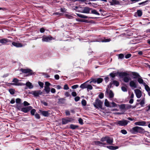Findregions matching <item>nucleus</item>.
Masks as SVG:
<instances>
[{"label": "nucleus", "instance_id": "1", "mask_svg": "<svg viewBox=\"0 0 150 150\" xmlns=\"http://www.w3.org/2000/svg\"><path fill=\"white\" fill-rule=\"evenodd\" d=\"M119 76L123 79L124 81L125 82L127 83L130 80L129 74L126 72H120L119 73Z\"/></svg>", "mask_w": 150, "mask_h": 150}, {"label": "nucleus", "instance_id": "2", "mask_svg": "<svg viewBox=\"0 0 150 150\" xmlns=\"http://www.w3.org/2000/svg\"><path fill=\"white\" fill-rule=\"evenodd\" d=\"M103 103L101 101L98 99H96V100L95 102L93 103L94 106L96 108H99L101 109L102 108V105Z\"/></svg>", "mask_w": 150, "mask_h": 150}, {"label": "nucleus", "instance_id": "3", "mask_svg": "<svg viewBox=\"0 0 150 150\" xmlns=\"http://www.w3.org/2000/svg\"><path fill=\"white\" fill-rule=\"evenodd\" d=\"M29 93L32 94L35 97H38L42 94V92L40 90L34 91H31Z\"/></svg>", "mask_w": 150, "mask_h": 150}, {"label": "nucleus", "instance_id": "4", "mask_svg": "<svg viewBox=\"0 0 150 150\" xmlns=\"http://www.w3.org/2000/svg\"><path fill=\"white\" fill-rule=\"evenodd\" d=\"M20 70L23 73H28L27 76L31 75L34 74L32 70L29 69H21Z\"/></svg>", "mask_w": 150, "mask_h": 150}, {"label": "nucleus", "instance_id": "5", "mask_svg": "<svg viewBox=\"0 0 150 150\" xmlns=\"http://www.w3.org/2000/svg\"><path fill=\"white\" fill-rule=\"evenodd\" d=\"M92 10V8L88 7H86L83 8L80 11V12L82 13H90V11Z\"/></svg>", "mask_w": 150, "mask_h": 150}, {"label": "nucleus", "instance_id": "6", "mask_svg": "<svg viewBox=\"0 0 150 150\" xmlns=\"http://www.w3.org/2000/svg\"><path fill=\"white\" fill-rule=\"evenodd\" d=\"M129 122V121L127 120H124L118 121L117 122V124L120 126H124L127 125Z\"/></svg>", "mask_w": 150, "mask_h": 150}, {"label": "nucleus", "instance_id": "7", "mask_svg": "<svg viewBox=\"0 0 150 150\" xmlns=\"http://www.w3.org/2000/svg\"><path fill=\"white\" fill-rule=\"evenodd\" d=\"M134 91L137 97L138 98H141L142 95V91L138 89H135Z\"/></svg>", "mask_w": 150, "mask_h": 150}, {"label": "nucleus", "instance_id": "8", "mask_svg": "<svg viewBox=\"0 0 150 150\" xmlns=\"http://www.w3.org/2000/svg\"><path fill=\"white\" fill-rule=\"evenodd\" d=\"M53 39L54 38L50 36H44L42 37V40L43 42H48Z\"/></svg>", "mask_w": 150, "mask_h": 150}, {"label": "nucleus", "instance_id": "9", "mask_svg": "<svg viewBox=\"0 0 150 150\" xmlns=\"http://www.w3.org/2000/svg\"><path fill=\"white\" fill-rule=\"evenodd\" d=\"M32 107L31 106L23 108H22L21 111L27 113L30 110L32 109Z\"/></svg>", "mask_w": 150, "mask_h": 150}, {"label": "nucleus", "instance_id": "10", "mask_svg": "<svg viewBox=\"0 0 150 150\" xmlns=\"http://www.w3.org/2000/svg\"><path fill=\"white\" fill-rule=\"evenodd\" d=\"M72 120V119L71 118L63 119H62V123L63 124H65L69 122H71Z\"/></svg>", "mask_w": 150, "mask_h": 150}, {"label": "nucleus", "instance_id": "11", "mask_svg": "<svg viewBox=\"0 0 150 150\" xmlns=\"http://www.w3.org/2000/svg\"><path fill=\"white\" fill-rule=\"evenodd\" d=\"M39 112L45 117H47L50 115V113L48 111H42L40 110H39Z\"/></svg>", "mask_w": 150, "mask_h": 150}, {"label": "nucleus", "instance_id": "12", "mask_svg": "<svg viewBox=\"0 0 150 150\" xmlns=\"http://www.w3.org/2000/svg\"><path fill=\"white\" fill-rule=\"evenodd\" d=\"M135 125L144 126L146 125V122L144 121H141L136 122L134 123Z\"/></svg>", "mask_w": 150, "mask_h": 150}, {"label": "nucleus", "instance_id": "13", "mask_svg": "<svg viewBox=\"0 0 150 150\" xmlns=\"http://www.w3.org/2000/svg\"><path fill=\"white\" fill-rule=\"evenodd\" d=\"M138 127L136 126L133 127L130 130L131 133L133 134H135L138 132Z\"/></svg>", "mask_w": 150, "mask_h": 150}, {"label": "nucleus", "instance_id": "14", "mask_svg": "<svg viewBox=\"0 0 150 150\" xmlns=\"http://www.w3.org/2000/svg\"><path fill=\"white\" fill-rule=\"evenodd\" d=\"M106 141L108 144H109L111 145L113 143V139L112 138L107 137V139H106Z\"/></svg>", "mask_w": 150, "mask_h": 150}, {"label": "nucleus", "instance_id": "15", "mask_svg": "<svg viewBox=\"0 0 150 150\" xmlns=\"http://www.w3.org/2000/svg\"><path fill=\"white\" fill-rule=\"evenodd\" d=\"M129 85L131 87L134 88H136L137 87L136 83L134 81H132L130 82Z\"/></svg>", "mask_w": 150, "mask_h": 150}, {"label": "nucleus", "instance_id": "16", "mask_svg": "<svg viewBox=\"0 0 150 150\" xmlns=\"http://www.w3.org/2000/svg\"><path fill=\"white\" fill-rule=\"evenodd\" d=\"M25 85L29 89H32L33 88V86L32 83L29 81L25 83Z\"/></svg>", "mask_w": 150, "mask_h": 150}, {"label": "nucleus", "instance_id": "17", "mask_svg": "<svg viewBox=\"0 0 150 150\" xmlns=\"http://www.w3.org/2000/svg\"><path fill=\"white\" fill-rule=\"evenodd\" d=\"M144 86L145 87V90L148 92V95L150 96V88L146 84V83H144Z\"/></svg>", "mask_w": 150, "mask_h": 150}, {"label": "nucleus", "instance_id": "18", "mask_svg": "<svg viewBox=\"0 0 150 150\" xmlns=\"http://www.w3.org/2000/svg\"><path fill=\"white\" fill-rule=\"evenodd\" d=\"M110 4L112 5H118L120 4L119 1L117 0H112L110 2Z\"/></svg>", "mask_w": 150, "mask_h": 150}, {"label": "nucleus", "instance_id": "19", "mask_svg": "<svg viewBox=\"0 0 150 150\" xmlns=\"http://www.w3.org/2000/svg\"><path fill=\"white\" fill-rule=\"evenodd\" d=\"M106 92L107 93H108L109 94L108 96L110 100H112V98L114 96V94L110 90L108 92V91H106Z\"/></svg>", "mask_w": 150, "mask_h": 150}, {"label": "nucleus", "instance_id": "20", "mask_svg": "<svg viewBox=\"0 0 150 150\" xmlns=\"http://www.w3.org/2000/svg\"><path fill=\"white\" fill-rule=\"evenodd\" d=\"M140 100V104L143 107L144 106V105L145 104V98H142L141 100H137V102H139Z\"/></svg>", "mask_w": 150, "mask_h": 150}, {"label": "nucleus", "instance_id": "21", "mask_svg": "<svg viewBox=\"0 0 150 150\" xmlns=\"http://www.w3.org/2000/svg\"><path fill=\"white\" fill-rule=\"evenodd\" d=\"M8 40L6 38H3L0 39V43L4 44L8 42Z\"/></svg>", "mask_w": 150, "mask_h": 150}, {"label": "nucleus", "instance_id": "22", "mask_svg": "<svg viewBox=\"0 0 150 150\" xmlns=\"http://www.w3.org/2000/svg\"><path fill=\"white\" fill-rule=\"evenodd\" d=\"M12 44L14 46L16 47H22V45L20 43H17L16 42H13Z\"/></svg>", "mask_w": 150, "mask_h": 150}, {"label": "nucleus", "instance_id": "23", "mask_svg": "<svg viewBox=\"0 0 150 150\" xmlns=\"http://www.w3.org/2000/svg\"><path fill=\"white\" fill-rule=\"evenodd\" d=\"M64 16L69 19H72L73 18V16L69 13H65L64 14Z\"/></svg>", "mask_w": 150, "mask_h": 150}, {"label": "nucleus", "instance_id": "24", "mask_svg": "<svg viewBox=\"0 0 150 150\" xmlns=\"http://www.w3.org/2000/svg\"><path fill=\"white\" fill-rule=\"evenodd\" d=\"M107 147L111 150H115L118 148V147L117 146H107Z\"/></svg>", "mask_w": 150, "mask_h": 150}, {"label": "nucleus", "instance_id": "25", "mask_svg": "<svg viewBox=\"0 0 150 150\" xmlns=\"http://www.w3.org/2000/svg\"><path fill=\"white\" fill-rule=\"evenodd\" d=\"M110 104L109 102L107 99H105V101L104 104L105 106L110 107Z\"/></svg>", "mask_w": 150, "mask_h": 150}, {"label": "nucleus", "instance_id": "26", "mask_svg": "<svg viewBox=\"0 0 150 150\" xmlns=\"http://www.w3.org/2000/svg\"><path fill=\"white\" fill-rule=\"evenodd\" d=\"M76 14L78 16H79V17L81 18L86 19V18H88V16H86L83 15H82V14H80L76 13Z\"/></svg>", "mask_w": 150, "mask_h": 150}, {"label": "nucleus", "instance_id": "27", "mask_svg": "<svg viewBox=\"0 0 150 150\" xmlns=\"http://www.w3.org/2000/svg\"><path fill=\"white\" fill-rule=\"evenodd\" d=\"M138 133H143L145 131L144 130V129H143L141 127H138Z\"/></svg>", "mask_w": 150, "mask_h": 150}, {"label": "nucleus", "instance_id": "28", "mask_svg": "<svg viewBox=\"0 0 150 150\" xmlns=\"http://www.w3.org/2000/svg\"><path fill=\"white\" fill-rule=\"evenodd\" d=\"M19 81V80L15 78L13 79V82H14V83H12V85H15L16 86V84L17 83H18L19 82H18Z\"/></svg>", "mask_w": 150, "mask_h": 150}, {"label": "nucleus", "instance_id": "29", "mask_svg": "<svg viewBox=\"0 0 150 150\" xmlns=\"http://www.w3.org/2000/svg\"><path fill=\"white\" fill-rule=\"evenodd\" d=\"M132 75L134 76L133 77L134 79H135L138 77H140L139 74L137 73L133 72L132 73Z\"/></svg>", "mask_w": 150, "mask_h": 150}, {"label": "nucleus", "instance_id": "30", "mask_svg": "<svg viewBox=\"0 0 150 150\" xmlns=\"http://www.w3.org/2000/svg\"><path fill=\"white\" fill-rule=\"evenodd\" d=\"M44 90L47 93H48L50 92V87L45 86Z\"/></svg>", "mask_w": 150, "mask_h": 150}, {"label": "nucleus", "instance_id": "31", "mask_svg": "<svg viewBox=\"0 0 150 150\" xmlns=\"http://www.w3.org/2000/svg\"><path fill=\"white\" fill-rule=\"evenodd\" d=\"M70 127L71 129H74L77 128L78 127V126L77 125H70Z\"/></svg>", "mask_w": 150, "mask_h": 150}, {"label": "nucleus", "instance_id": "32", "mask_svg": "<svg viewBox=\"0 0 150 150\" xmlns=\"http://www.w3.org/2000/svg\"><path fill=\"white\" fill-rule=\"evenodd\" d=\"M91 13L92 14L98 15H100L99 13H98L96 10L95 9L92 10L91 11Z\"/></svg>", "mask_w": 150, "mask_h": 150}, {"label": "nucleus", "instance_id": "33", "mask_svg": "<svg viewBox=\"0 0 150 150\" xmlns=\"http://www.w3.org/2000/svg\"><path fill=\"white\" fill-rule=\"evenodd\" d=\"M138 81L140 84H142L143 85H144V83H146L144 82L143 80L141 78H139L137 80Z\"/></svg>", "mask_w": 150, "mask_h": 150}, {"label": "nucleus", "instance_id": "34", "mask_svg": "<svg viewBox=\"0 0 150 150\" xmlns=\"http://www.w3.org/2000/svg\"><path fill=\"white\" fill-rule=\"evenodd\" d=\"M120 108L122 110H126V105L122 104L119 105Z\"/></svg>", "mask_w": 150, "mask_h": 150}, {"label": "nucleus", "instance_id": "35", "mask_svg": "<svg viewBox=\"0 0 150 150\" xmlns=\"http://www.w3.org/2000/svg\"><path fill=\"white\" fill-rule=\"evenodd\" d=\"M16 108L18 110L21 111L22 108H21V104H16Z\"/></svg>", "mask_w": 150, "mask_h": 150}, {"label": "nucleus", "instance_id": "36", "mask_svg": "<svg viewBox=\"0 0 150 150\" xmlns=\"http://www.w3.org/2000/svg\"><path fill=\"white\" fill-rule=\"evenodd\" d=\"M136 13L139 17L141 16L142 15V11L140 10H138Z\"/></svg>", "mask_w": 150, "mask_h": 150}, {"label": "nucleus", "instance_id": "37", "mask_svg": "<svg viewBox=\"0 0 150 150\" xmlns=\"http://www.w3.org/2000/svg\"><path fill=\"white\" fill-rule=\"evenodd\" d=\"M87 85L86 83H83L80 85V87L82 89H84L87 88Z\"/></svg>", "mask_w": 150, "mask_h": 150}, {"label": "nucleus", "instance_id": "38", "mask_svg": "<svg viewBox=\"0 0 150 150\" xmlns=\"http://www.w3.org/2000/svg\"><path fill=\"white\" fill-rule=\"evenodd\" d=\"M16 102L17 104H21V99L19 98H17L16 100Z\"/></svg>", "mask_w": 150, "mask_h": 150}, {"label": "nucleus", "instance_id": "39", "mask_svg": "<svg viewBox=\"0 0 150 150\" xmlns=\"http://www.w3.org/2000/svg\"><path fill=\"white\" fill-rule=\"evenodd\" d=\"M113 83L116 86H118L119 85V83L117 81H113Z\"/></svg>", "mask_w": 150, "mask_h": 150}, {"label": "nucleus", "instance_id": "40", "mask_svg": "<svg viewBox=\"0 0 150 150\" xmlns=\"http://www.w3.org/2000/svg\"><path fill=\"white\" fill-rule=\"evenodd\" d=\"M103 81V79L101 78L97 79V83H100L102 82Z\"/></svg>", "mask_w": 150, "mask_h": 150}, {"label": "nucleus", "instance_id": "41", "mask_svg": "<svg viewBox=\"0 0 150 150\" xmlns=\"http://www.w3.org/2000/svg\"><path fill=\"white\" fill-rule=\"evenodd\" d=\"M111 40L110 38H108V39H104V40H102V42H109Z\"/></svg>", "mask_w": 150, "mask_h": 150}, {"label": "nucleus", "instance_id": "42", "mask_svg": "<svg viewBox=\"0 0 150 150\" xmlns=\"http://www.w3.org/2000/svg\"><path fill=\"white\" fill-rule=\"evenodd\" d=\"M116 106V104L114 102H112L110 104V107H115Z\"/></svg>", "mask_w": 150, "mask_h": 150}, {"label": "nucleus", "instance_id": "43", "mask_svg": "<svg viewBox=\"0 0 150 150\" xmlns=\"http://www.w3.org/2000/svg\"><path fill=\"white\" fill-rule=\"evenodd\" d=\"M38 83L41 88H43V87L44 83L40 81H38Z\"/></svg>", "mask_w": 150, "mask_h": 150}, {"label": "nucleus", "instance_id": "44", "mask_svg": "<svg viewBox=\"0 0 150 150\" xmlns=\"http://www.w3.org/2000/svg\"><path fill=\"white\" fill-rule=\"evenodd\" d=\"M122 90L124 92H127V88L125 86H122L121 87Z\"/></svg>", "mask_w": 150, "mask_h": 150}, {"label": "nucleus", "instance_id": "45", "mask_svg": "<svg viewBox=\"0 0 150 150\" xmlns=\"http://www.w3.org/2000/svg\"><path fill=\"white\" fill-rule=\"evenodd\" d=\"M81 103L82 105L83 106H85L86 104V102L85 100H83L81 101Z\"/></svg>", "mask_w": 150, "mask_h": 150}, {"label": "nucleus", "instance_id": "46", "mask_svg": "<svg viewBox=\"0 0 150 150\" xmlns=\"http://www.w3.org/2000/svg\"><path fill=\"white\" fill-rule=\"evenodd\" d=\"M93 82L94 83H97V79H91V81H90V83Z\"/></svg>", "mask_w": 150, "mask_h": 150}, {"label": "nucleus", "instance_id": "47", "mask_svg": "<svg viewBox=\"0 0 150 150\" xmlns=\"http://www.w3.org/2000/svg\"><path fill=\"white\" fill-rule=\"evenodd\" d=\"M148 1H144V2H142L139 3V5H144L146 4V3L147 2H148Z\"/></svg>", "mask_w": 150, "mask_h": 150}, {"label": "nucleus", "instance_id": "48", "mask_svg": "<svg viewBox=\"0 0 150 150\" xmlns=\"http://www.w3.org/2000/svg\"><path fill=\"white\" fill-rule=\"evenodd\" d=\"M35 112H36V110L35 109H33L30 112L31 114L32 115H34Z\"/></svg>", "mask_w": 150, "mask_h": 150}, {"label": "nucleus", "instance_id": "49", "mask_svg": "<svg viewBox=\"0 0 150 150\" xmlns=\"http://www.w3.org/2000/svg\"><path fill=\"white\" fill-rule=\"evenodd\" d=\"M119 58L120 59H123L124 57V55L123 54H120L119 55Z\"/></svg>", "mask_w": 150, "mask_h": 150}, {"label": "nucleus", "instance_id": "50", "mask_svg": "<svg viewBox=\"0 0 150 150\" xmlns=\"http://www.w3.org/2000/svg\"><path fill=\"white\" fill-rule=\"evenodd\" d=\"M45 86H47L49 87V86L51 85V84L48 82H46L45 83Z\"/></svg>", "mask_w": 150, "mask_h": 150}, {"label": "nucleus", "instance_id": "51", "mask_svg": "<svg viewBox=\"0 0 150 150\" xmlns=\"http://www.w3.org/2000/svg\"><path fill=\"white\" fill-rule=\"evenodd\" d=\"M107 137H105L102 138L101 139L100 141L103 142H104L105 141H106V139H107Z\"/></svg>", "mask_w": 150, "mask_h": 150}, {"label": "nucleus", "instance_id": "52", "mask_svg": "<svg viewBox=\"0 0 150 150\" xmlns=\"http://www.w3.org/2000/svg\"><path fill=\"white\" fill-rule=\"evenodd\" d=\"M87 88L89 90H92L93 88L92 86L90 85H87Z\"/></svg>", "mask_w": 150, "mask_h": 150}, {"label": "nucleus", "instance_id": "53", "mask_svg": "<svg viewBox=\"0 0 150 150\" xmlns=\"http://www.w3.org/2000/svg\"><path fill=\"white\" fill-rule=\"evenodd\" d=\"M121 133L124 134H127V131L125 129H122L121 130Z\"/></svg>", "mask_w": 150, "mask_h": 150}, {"label": "nucleus", "instance_id": "54", "mask_svg": "<svg viewBox=\"0 0 150 150\" xmlns=\"http://www.w3.org/2000/svg\"><path fill=\"white\" fill-rule=\"evenodd\" d=\"M132 106L131 105H126V109L132 108Z\"/></svg>", "mask_w": 150, "mask_h": 150}, {"label": "nucleus", "instance_id": "55", "mask_svg": "<svg viewBox=\"0 0 150 150\" xmlns=\"http://www.w3.org/2000/svg\"><path fill=\"white\" fill-rule=\"evenodd\" d=\"M131 56V54H128L125 56V58L126 59H128Z\"/></svg>", "mask_w": 150, "mask_h": 150}, {"label": "nucleus", "instance_id": "56", "mask_svg": "<svg viewBox=\"0 0 150 150\" xmlns=\"http://www.w3.org/2000/svg\"><path fill=\"white\" fill-rule=\"evenodd\" d=\"M9 91L10 93L12 95H13L14 93V91L13 89H10L9 90Z\"/></svg>", "mask_w": 150, "mask_h": 150}, {"label": "nucleus", "instance_id": "57", "mask_svg": "<svg viewBox=\"0 0 150 150\" xmlns=\"http://www.w3.org/2000/svg\"><path fill=\"white\" fill-rule=\"evenodd\" d=\"M79 123L81 125H83V120L81 118L79 119Z\"/></svg>", "mask_w": 150, "mask_h": 150}, {"label": "nucleus", "instance_id": "58", "mask_svg": "<svg viewBox=\"0 0 150 150\" xmlns=\"http://www.w3.org/2000/svg\"><path fill=\"white\" fill-rule=\"evenodd\" d=\"M99 97L100 99L103 98L104 97V94L103 93H100L99 95Z\"/></svg>", "mask_w": 150, "mask_h": 150}, {"label": "nucleus", "instance_id": "59", "mask_svg": "<svg viewBox=\"0 0 150 150\" xmlns=\"http://www.w3.org/2000/svg\"><path fill=\"white\" fill-rule=\"evenodd\" d=\"M23 104L25 106H28L30 105L29 103L27 102L26 101H25L24 102Z\"/></svg>", "mask_w": 150, "mask_h": 150}, {"label": "nucleus", "instance_id": "60", "mask_svg": "<svg viewBox=\"0 0 150 150\" xmlns=\"http://www.w3.org/2000/svg\"><path fill=\"white\" fill-rule=\"evenodd\" d=\"M80 99V98L79 96H77L74 98L76 102H77Z\"/></svg>", "mask_w": 150, "mask_h": 150}, {"label": "nucleus", "instance_id": "61", "mask_svg": "<svg viewBox=\"0 0 150 150\" xmlns=\"http://www.w3.org/2000/svg\"><path fill=\"white\" fill-rule=\"evenodd\" d=\"M64 89L65 90H68L69 89V87L67 84H65L64 86Z\"/></svg>", "mask_w": 150, "mask_h": 150}, {"label": "nucleus", "instance_id": "62", "mask_svg": "<svg viewBox=\"0 0 150 150\" xmlns=\"http://www.w3.org/2000/svg\"><path fill=\"white\" fill-rule=\"evenodd\" d=\"M71 95L73 97H75L77 95L76 93L75 92H73L71 93Z\"/></svg>", "mask_w": 150, "mask_h": 150}, {"label": "nucleus", "instance_id": "63", "mask_svg": "<svg viewBox=\"0 0 150 150\" xmlns=\"http://www.w3.org/2000/svg\"><path fill=\"white\" fill-rule=\"evenodd\" d=\"M110 75L112 77L114 78L115 76V73H111L110 74Z\"/></svg>", "mask_w": 150, "mask_h": 150}, {"label": "nucleus", "instance_id": "64", "mask_svg": "<svg viewBox=\"0 0 150 150\" xmlns=\"http://www.w3.org/2000/svg\"><path fill=\"white\" fill-rule=\"evenodd\" d=\"M35 116L36 118L38 119H39L40 118V117L39 114L38 113H36L35 114Z\"/></svg>", "mask_w": 150, "mask_h": 150}]
</instances>
